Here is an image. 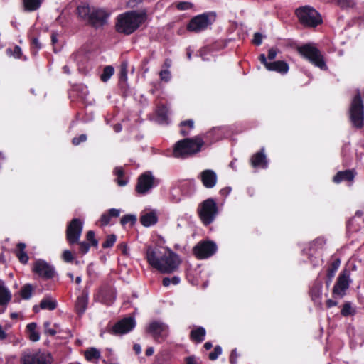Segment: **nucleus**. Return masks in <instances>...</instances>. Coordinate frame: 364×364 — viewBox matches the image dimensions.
Returning <instances> with one entry per match:
<instances>
[{
	"label": "nucleus",
	"mask_w": 364,
	"mask_h": 364,
	"mask_svg": "<svg viewBox=\"0 0 364 364\" xmlns=\"http://www.w3.org/2000/svg\"><path fill=\"white\" fill-rule=\"evenodd\" d=\"M146 257L149 265L164 274H171L179 267L181 260L177 254L169 249L161 250L148 247Z\"/></svg>",
	"instance_id": "nucleus-1"
},
{
	"label": "nucleus",
	"mask_w": 364,
	"mask_h": 364,
	"mask_svg": "<svg viewBox=\"0 0 364 364\" xmlns=\"http://www.w3.org/2000/svg\"><path fill=\"white\" fill-rule=\"evenodd\" d=\"M146 18V14L144 11H127L117 16L116 31L119 33L130 35L136 31Z\"/></svg>",
	"instance_id": "nucleus-2"
},
{
	"label": "nucleus",
	"mask_w": 364,
	"mask_h": 364,
	"mask_svg": "<svg viewBox=\"0 0 364 364\" xmlns=\"http://www.w3.org/2000/svg\"><path fill=\"white\" fill-rule=\"evenodd\" d=\"M212 132H207L203 136L198 135L192 138H186L178 141L173 149V156L176 158H187L200 151L204 145V139L208 138Z\"/></svg>",
	"instance_id": "nucleus-3"
},
{
	"label": "nucleus",
	"mask_w": 364,
	"mask_h": 364,
	"mask_svg": "<svg viewBox=\"0 0 364 364\" xmlns=\"http://www.w3.org/2000/svg\"><path fill=\"white\" fill-rule=\"evenodd\" d=\"M296 50L300 55L315 66L323 70H327L328 68L324 61L323 55L314 44L306 43L301 46H297Z\"/></svg>",
	"instance_id": "nucleus-4"
},
{
	"label": "nucleus",
	"mask_w": 364,
	"mask_h": 364,
	"mask_svg": "<svg viewBox=\"0 0 364 364\" xmlns=\"http://www.w3.org/2000/svg\"><path fill=\"white\" fill-rule=\"evenodd\" d=\"M299 22L306 27H316L322 23L319 13L310 6L298 8L296 11Z\"/></svg>",
	"instance_id": "nucleus-5"
},
{
	"label": "nucleus",
	"mask_w": 364,
	"mask_h": 364,
	"mask_svg": "<svg viewBox=\"0 0 364 364\" xmlns=\"http://www.w3.org/2000/svg\"><path fill=\"white\" fill-rule=\"evenodd\" d=\"M197 213L205 225H208L213 222L218 214V206L213 198H208L200 203L198 207Z\"/></svg>",
	"instance_id": "nucleus-6"
},
{
	"label": "nucleus",
	"mask_w": 364,
	"mask_h": 364,
	"mask_svg": "<svg viewBox=\"0 0 364 364\" xmlns=\"http://www.w3.org/2000/svg\"><path fill=\"white\" fill-rule=\"evenodd\" d=\"M349 114L353 125L361 128L364 121V104L359 91L351 100Z\"/></svg>",
	"instance_id": "nucleus-7"
},
{
	"label": "nucleus",
	"mask_w": 364,
	"mask_h": 364,
	"mask_svg": "<svg viewBox=\"0 0 364 364\" xmlns=\"http://www.w3.org/2000/svg\"><path fill=\"white\" fill-rule=\"evenodd\" d=\"M21 364H50L49 353L40 350L24 351L20 358Z\"/></svg>",
	"instance_id": "nucleus-8"
},
{
	"label": "nucleus",
	"mask_w": 364,
	"mask_h": 364,
	"mask_svg": "<svg viewBox=\"0 0 364 364\" xmlns=\"http://www.w3.org/2000/svg\"><path fill=\"white\" fill-rule=\"evenodd\" d=\"M146 331L157 343L164 342L169 335L168 326L161 321L150 322Z\"/></svg>",
	"instance_id": "nucleus-9"
},
{
	"label": "nucleus",
	"mask_w": 364,
	"mask_h": 364,
	"mask_svg": "<svg viewBox=\"0 0 364 364\" xmlns=\"http://www.w3.org/2000/svg\"><path fill=\"white\" fill-rule=\"evenodd\" d=\"M217 245L213 241H203L198 242L193 249V255L199 259L210 257L217 251Z\"/></svg>",
	"instance_id": "nucleus-10"
},
{
	"label": "nucleus",
	"mask_w": 364,
	"mask_h": 364,
	"mask_svg": "<svg viewBox=\"0 0 364 364\" xmlns=\"http://www.w3.org/2000/svg\"><path fill=\"white\" fill-rule=\"evenodd\" d=\"M82 231V223L80 219L74 218L68 224L66 229V240L69 245L78 242Z\"/></svg>",
	"instance_id": "nucleus-11"
},
{
	"label": "nucleus",
	"mask_w": 364,
	"mask_h": 364,
	"mask_svg": "<svg viewBox=\"0 0 364 364\" xmlns=\"http://www.w3.org/2000/svg\"><path fill=\"white\" fill-rule=\"evenodd\" d=\"M155 178L151 172L146 171L138 178L136 191L141 195L146 194L155 186Z\"/></svg>",
	"instance_id": "nucleus-12"
},
{
	"label": "nucleus",
	"mask_w": 364,
	"mask_h": 364,
	"mask_svg": "<svg viewBox=\"0 0 364 364\" xmlns=\"http://www.w3.org/2000/svg\"><path fill=\"white\" fill-rule=\"evenodd\" d=\"M33 272L44 279H52L55 274V268L43 259H38L34 262Z\"/></svg>",
	"instance_id": "nucleus-13"
},
{
	"label": "nucleus",
	"mask_w": 364,
	"mask_h": 364,
	"mask_svg": "<svg viewBox=\"0 0 364 364\" xmlns=\"http://www.w3.org/2000/svg\"><path fill=\"white\" fill-rule=\"evenodd\" d=\"M210 24L209 16L203 14L193 17L190 21L187 26V30L191 32L200 33L205 30Z\"/></svg>",
	"instance_id": "nucleus-14"
},
{
	"label": "nucleus",
	"mask_w": 364,
	"mask_h": 364,
	"mask_svg": "<svg viewBox=\"0 0 364 364\" xmlns=\"http://www.w3.org/2000/svg\"><path fill=\"white\" fill-rule=\"evenodd\" d=\"M350 282L348 272L345 271L341 273L333 288V295L339 298L343 297L346 290L349 288Z\"/></svg>",
	"instance_id": "nucleus-15"
},
{
	"label": "nucleus",
	"mask_w": 364,
	"mask_h": 364,
	"mask_svg": "<svg viewBox=\"0 0 364 364\" xmlns=\"http://www.w3.org/2000/svg\"><path fill=\"white\" fill-rule=\"evenodd\" d=\"M135 326L136 322L134 318H124L113 326L110 333L114 335L125 334L131 331Z\"/></svg>",
	"instance_id": "nucleus-16"
},
{
	"label": "nucleus",
	"mask_w": 364,
	"mask_h": 364,
	"mask_svg": "<svg viewBox=\"0 0 364 364\" xmlns=\"http://www.w3.org/2000/svg\"><path fill=\"white\" fill-rule=\"evenodd\" d=\"M109 14L105 11L92 9L87 22L93 27L99 28L106 23Z\"/></svg>",
	"instance_id": "nucleus-17"
},
{
	"label": "nucleus",
	"mask_w": 364,
	"mask_h": 364,
	"mask_svg": "<svg viewBox=\"0 0 364 364\" xmlns=\"http://www.w3.org/2000/svg\"><path fill=\"white\" fill-rule=\"evenodd\" d=\"M364 227V210H358L355 215L348 220L347 228L351 232H358Z\"/></svg>",
	"instance_id": "nucleus-18"
},
{
	"label": "nucleus",
	"mask_w": 364,
	"mask_h": 364,
	"mask_svg": "<svg viewBox=\"0 0 364 364\" xmlns=\"http://www.w3.org/2000/svg\"><path fill=\"white\" fill-rule=\"evenodd\" d=\"M198 178L200 179L203 185L207 188H213L218 181V176L216 173L211 169H206L203 171Z\"/></svg>",
	"instance_id": "nucleus-19"
},
{
	"label": "nucleus",
	"mask_w": 364,
	"mask_h": 364,
	"mask_svg": "<svg viewBox=\"0 0 364 364\" xmlns=\"http://www.w3.org/2000/svg\"><path fill=\"white\" fill-rule=\"evenodd\" d=\"M264 151V149L262 148L260 151L252 156L250 164L253 168H266L267 167L268 161Z\"/></svg>",
	"instance_id": "nucleus-20"
},
{
	"label": "nucleus",
	"mask_w": 364,
	"mask_h": 364,
	"mask_svg": "<svg viewBox=\"0 0 364 364\" xmlns=\"http://www.w3.org/2000/svg\"><path fill=\"white\" fill-rule=\"evenodd\" d=\"M88 292L84 290L80 295H79L75 301V310L79 315H82L87 309L88 304Z\"/></svg>",
	"instance_id": "nucleus-21"
},
{
	"label": "nucleus",
	"mask_w": 364,
	"mask_h": 364,
	"mask_svg": "<svg viewBox=\"0 0 364 364\" xmlns=\"http://www.w3.org/2000/svg\"><path fill=\"white\" fill-rule=\"evenodd\" d=\"M141 224L145 227H149L155 225L158 221L157 213L155 210L143 212L140 217Z\"/></svg>",
	"instance_id": "nucleus-22"
},
{
	"label": "nucleus",
	"mask_w": 364,
	"mask_h": 364,
	"mask_svg": "<svg viewBox=\"0 0 364 364\" xmlns=\"http://www.w3.org/2000/svg\"><path fill=\"white\" fill-rule=\"evenodd\" d=\"M120 214V210L116 208H111L107 212L104 213L99 220L100 226H106L109 224L112 218H118Z\"/></svg>",
	"instance_id": "nucleus-23"
},
{
	"label": "nucleus",
	"mask_w": 364,
	"mask_h": 364,
	"mask_svg": "<svg viewBox=\"0 0 364 364\" xmlns=\"http://www.w3.org/2000/svg\"><path fill=\"white\" fill-rule=\"evenodd\" d=\"M267 69L270 71H276L282 74H285L289 70L288 64L282 60L274 61L267 65Z\"/></svg>",
	"instance_id": "nucleus-24"
},
{
	"label": "nucleus",
	"mask_w": 364,
	"mask_h": 364,
	"mask_svg": "<svg viewBox=\"0 0 364 364\" xmlns=\"http://www.w3.org/2000/svg\"><path fill=\"white\" fill-rule=\"evenodd\" d=\"M355 177L354 171L352 170H346L343 171H339L333 177V181L336 183H339L342 181H352Z\"/></svg>",
	"instance_id": "nucleus-25"
},
{
	"label": "nucleus",
	"mask_w": 364,
	"mask_h": 364,
	"mask_svg": "<svg viewBox=\"0 0 364 364\" xmlns=\"http://www.w3.org/2000/svg\"><path fill=\"white\" fill-rule=\"evenodd\" d=\"M100 294L102 302L107 305H111L115 300V293L112 289L102 290Z\"/></svg>",
	"instance_id": "nucleus-26"
},
{
	"label": "nucleus",
	"mask_w": 364,
	"mask_h": 364,
	"mask_svg": "<svg viewBox=\"0 0 364 364\" xmlns=\"http://www.w3.org/2000/svg\"><path fill=\"white\" fill-rule=\"evenodd\" d=\"M206 331L203 327H198L191 332V339L196 343L204 341Z\"/></svg>",
	"instance_id": "nucleus-27"
},
{
	"label": "nucleus",
	"mask_w": 364,
	"mask_h": 364,
	"mask_svg": "<svg viewBox=\"0 0 364 364\" xmlns=\"http://www.w3.org/2000/svg\"><path fill=\"white\" fill-rule=\"evenodd\" d=\"M340 259H336L331 263V267L328 269L326 274L327 280L326 282L327 286L330 285L331 282H332V279L334 277L336 272L340 266Z\"/></svg>",
	"instance_id": "nucleus-28"
},
{
	"label": "nucleus",
	"mask_w": 364,
	"mask_h": 364,
	"mask_svg": "<svg viewBox=\"0 0 364 364\" xmlns=\"http://www.w3.org/2000/svg\"><path fill=\"white\" fill-rule=\"evenodd\" d=\"M92 9L88 5H80L77 8L78 16L84 20L88 21L89 17L92 14Z\"/></svg>",
	"instance_id": "nucleus-29"
},
{
	"label": "nucleus",
	"mask_w": 364,
	"mask_h": 364,
	"mask_svg": "<svg viewBox=\"0 0 364 364\" xmlns=\"http://www.w3.org/2000/svg\"><path fill=\"white\" fill-rule=\"evenodd\" d=\"M18 251L16 252V257L22 264H26L28 261V256L25 252L26 244L19 242L17 245Z\"/></svg>",
	"instance_id": "nucleus-30"
},
{
	"label": "nucleus",
	"mask_w": 364,
	"mask_h": 364,
	"mask_svg": "<svg viewBox=\"0 0 364 364\" xmlns=\"http://www.w3.org/2000/svg\"><path fill=\"white\" fill-rule=\"evenodd\" d=\"M24 10L33 11L38 9L41 5L42 0H22Z\"/></svg>",
	"instance_id": "nucleus-31"
},
{
	"label": "nucleus",
	"mask_w": 364,
	"mask_h": 364,
	"mask_svg": "<svg viewBox=\"0 0 364 364\" xmlns=\"http://www.w3.org/2000/svg\"><path fill=\"white\" fill-rule=\"evenodd\" d=\"M35 287L31 284H24L20 291L19 294L23 299L28 300L31 298Z\"/></svg>",
	"instance_id": "nucleus-32"
},
{
	"label": "nucleus",
	"mask_w": 364,
	"mask_h": 364,
	"mask_svg": "<svg viewBox=\"0 0 364 364\" xmlns=\"http://www.w3.org/2000/svg\"><path fill=\"white\" fill-rule=\"evenodd\" d=\"M11 299V292L4 286L0 285V305H6Z\"/></svg>",
	"instance_id": "nucleus-33"
},
{
	"label": "nucleus",
	"mask_w": 364,
	"mask_h": 364,
	"mask_svg": "<svg viewBox=\"0 0 364 364\" xmlns=\"http://www.w3.org/2000/svg\"><path fill=\"white\" fill-rule=\"evenodd\" d=\"M40 307L42 309L54 310L57 307V302L51 298H44L40 303Z\"/></svg>",
	"instance_id": "nucleus-34"
},
{
	"label": "nucleus",
	"mask_w": 364,
	"mask_h": 364,
	"mask_svg": "<svg viewBox=\"0 0 364 364\" xmlns=\"http://www.w3.org/2000/svg\"><path fill=\"white\" fill-rule=\"evenodd\" d=\"M37 325L36 323H30L27 325L26 328L29 333V338L32 341H38L40 339V335L36 331Z\"/></svg>",
	"instance_id": "nucleus-35"
},
{
	"label": "nucleus",
	"mask_w": 364,
	"mask_h": 364,
	"mask_svg": "<svg viewBox=\"0 0 364 364\" xmlns=\"http://www.w3.org/2000/svg\"><path fill=\"white\" fill-rule=\"evenodd\" d=\"M100 352L95 348H90L85 352V357L88 361L97 360L100 358Z\"/></svg>",
	"instance_id": "nucleus-36"
},
{
	"label": "nucleus",
	"mask_w": 364,
	"mask_h": 364,
	"mask_svg": "<svg viewBox=\"0 0 364 364\" xmlns=\"http://www.w3.org/2000/svg\"><path fill=\"white\" fill-rule=\"evenodd\" d=\"M333 3L343 10H347L355 6L353 0H333Z\"/></svg>",
	"instance_id": "nucleus-37"
},
{
	"label": "nucleus",
	"mask_w": 364,
	"mask_h": 364,
	"mask_svg": "<svg viewBox=\"0 0 364 364\" xmlns=\"http://www.w3.org/2000/svg\"><path fill=\"white\" fill-rule=\"evenodd\" d=\"M114 173L117 176V183L119 186H124L127 184V180L124 178V170L122 167H116Z\"/></svg>",
	"instance_id": "nucleus-38"
},
{
	"label": "nucleus",
	"mask_w": 364,
	"mask_h": 364,
	"mask_svg": "<svg viewBox=\"0 0 364 364\" xmlns=\"http://www.w3.org/2000/svg\"><path fill=\"white\" fill-rule=\"evenodd\" d=\"M156 113L161 122H166L168 119V108L166 106L162 105L158 107Z\"/></svg>",
	"instance_id": "nucleus-39"
},
{
	"label": "nucleus",
	"mask_w": 364,
	"mask_h": 364,
	"mask_svg": "<svg viewBox=\"0 0 364 364\" xmlns=\"http://www.w3.org/2000/svg\"><path fill=\"white\" fill-rule=\"evenodd\" d=\"M114 68L111 65L106 66L102 73L101 74L100 79L103 82H107L114 74Z\"/></svg>",
	"instance_id": "nucleus-40"
},
{
	"label": "nucleus",
	"mask_w": 364,
	"mask_h": 364,
	"mask_svg": "<svg viewBox=\"0 0 364 364\" xmlns=\"http://www.w3.org/2000/svg\"><path fill=\"white\" fill-rule=\"evenodd\" d=\"M341 313L343 316H348L350 315H353L355 313V311L352 308L350 302H346L343 306Z\"/></svg>",
	"instance_id": "nucleus-41"
},
{
	"label": "nucleus",
	"mask_w": 364,
	"mask_h": 364,
	"mask_svg": "<svg viewBox=\"0 0 364 364\" xmlns=\"http://www.w3.org/2000/svg\"><path fill=\"white\" fill-rule=\"evenodd\" d=\"M325 244V240L321 237H318L311 243H309V250H316L318 248L322 247Z\"/></svg>",
	"instance_id": "nucleus-42"
},
{
	"label": "nucleus",
	"mask_w": 364,
	"mask_h": 364,
	"mask_svg": "<svg viewBox=\"0 0 364 364\" xmlns=\"http://www.w3.org/2000/svg\"><path fill=\"white\" fill-rule=\"evenodd\" d=\"M136 221V217L134 215H126L121 219V224L124 225L127 223H130L132 225H134Z\"/></svg>",
	"instance_id": "nucleus-43"
},
{
	"label": "nucleus",
	"mask_w": 364,
	"mask_h": 364,
	"mask_svg": "<svg viewBox=\"0 0 364 364\" xmlns=\"http://www.w3.org/2000/svg\"><path fill=\"white\" fill-rule=\"evenodd\" d=\"M116 236L114 235H109L107 237L105 241L102 243L103 248H109L114 245L116 242Z\"/></svg>",
	"instance_id": "nucleus-44"
},
{
	"label": "nucleus",
	"mask_w": 364,
	"mask_h": 364,
	"mask_svg": "<svg viewBox=\"0 0 364 364\" xmlns=\"http://www.w3.org/2000/svg\"><path fill=\"white\" fill-rule=\"evenodd\" d=\"M222 353V348L220 346H216L213 352L209 354V359L211 360H216Z\"/></svg>",
	"instance_id": "nucleus-45"
},
{
	"label": "nucleus",
	"mask_w": 364,
	"mask_h": 364,
	"mask_svg": "<svg viewBox=\"0 0 364 364\" xmlns=\"http://www.w3.org/2000/svg\"><path fill=\"white\" fill-rule=\"evenodd\" d=\"M193 7V4L188 1H181L176 4V8L180 11H185Z\"/></svg>",
	"instance_id": "nucleus-46"
},
{
	"label": "nucleus",
	"mask_w": 364,
	"mask_h": 364,
	"mask_svg": "<svg viewBox=\"0 0 364 364\" xmlns=\"http://www.w3.org/2000/svg\"><path fill=\"white\" fill-rule=\"evenodd\" d=\"M50 322L46 321L43 323L44 332L46 334H49L50 336H55L57 333V331L54 328H50Z\"/></svg>",
	"instance_id": "nucleus-47"
},
{
	"label": "nucleus",
	"mask_w": 364,
	"mask_h": 364,
	"mask_svg": "<svg viewBox=\"0 0 364 364\" xmlns=\"http://www.w3.org/2000/svg\"><path fill=\"white\" fill-rule=\"evenodd\" d=\"M62 259L65 262H72L74 259V257H73L71 251L65 250L63 251V252L62 254Z\"/></svg>",
	"instance_id": "nucleus-48"
},
{
	"label": "nucleus",
	"mask_w": 364,
	"mask_h": 364,
	"mask_svg": "<svg viewBox=\"0 0 364 364\" xmlns=\"http://www.w3.org/2000/svg\"><path fill=\"white\" fill-rule=\"evenodd\" d=\"M86 238L89 242H90L92 245H93L94 247L97 246L98 242L95 238V232L92 230H90L87 232V233L86 235Z\"/></svg>",
	"instance_id": "nucleus-49"
},
{
	"label": "nucleus",
	"mask_w": 364,
	"mask_h": 364,
	"mask_svg": "<svg viewBox=\"0 0 364 364\" xmlns=\"http://www.w3.org/2000/svg\"><path fill=\"white\" fill-rule=\"evenodd\" d=\"M159 75L161 80L166 82L169 81L171 79V73L168 69L161 70Z\"/></svg>",
	"instance_id": "nucleus-50"
},
{
	"label": "nucleus",
	"mask_w": 364,
	"mask_h": 364,
	"mask_svg": "<svg viewBox=\"0 0 364 364\" xmlns=\"http://www.w3.org/2000/svg\"><path fill=\"white\" fill-rule=\"evenodd\" d=\"M87 140L86 134H80L78 137H74L72 139V143L75 146L79 145L81 142H85Z\"/></svg>",
	"instance_id": "nucleus-51"
},
{
	"label": "nucleus",
	"mask_w": 364,
	"mask_h": 364,
	"mask_svg": "<svg viewBox=\"0 0 364 364\" xmlns=\"http://www.w3.org/2000/svg\"><path fill=\"white\" fill-rule=\"evenodd\" d=\"M79 244V251L82 255L86 254L90 249V245L86 242H77Z\"/></svg>",
	"instance_id": "nucleus-52"
},
{
	"label": "nucleus",
	"mask_w": 364,
	"mask_h": 364,
	"mask_svg": "<svg viewBox=\"0 0 364 364\" xmlns=\"http://www.w3.org/2000/svg\"><path fill=\"white\" fill-rule=\"evenodd\" d=\"M263 36L260 33H255L253 36L252 43L255 46H260L262 43Z\"/></svg>",
	"instance_id": "nucleus-53"
},
{
	"label": "nucleus",
	"mask_w": 364,
	"mask_h": 364,
	"mask_svg": "<svg viewBox=\"0 0 364 364\" xmlns=\"http://www.w3.org/2000/svg\"><path fill=\"white\" fill-rule=\"evenodd\" d=\"M185 364H200L198 358L194 355L185 358Z\"/></svg>",
	"instance_id": "nucleus-54"
},
{
	"label": "nucleus",
	"mask_w": 364,
	"mask_h": 364,
	"mask_svg": "<svg viewBox=\"0 0 364 364\" xmlns=\"http://www.w3.org/2000/svg\"><path fill=\"white\" fill-rule=\"evenodd\" d=\"M237 350L234 349L232 350L230 355V364H237Z\"/></svg>",
	"instance_id": "nucleus-55"
},
{
	"label": "nucleus",
	"mask_w": 364,
	"mask_h": 364,
	"mask_svg": "<svg viewBox=\"0 0 364 364\" xmlns=\"http://www.w3.org/2000/svg\"><path fill=\"white\" fill-rule=\"evenodd\" d=\"M127 77V65H122L120 70V80H126Z\"/></svg>",
	"instance_id": "nucleus-56"
},
{
	"label": "nucleus",
	"mask_w": 364,
	"mask_h": 364,
	"mask_svg": "<svg viewBox=\"0 0 364 364\" xmlns=\"http://www.w3.org/2000/svg\"><path fill=\"white\" fill-rule=\"evenodd\" d=\"M22 55L21 49L19 46H16L13 50V55L16 58H20Z\"/></svg>",
	"instance_id": "nucleus-57"
},
{
	"label": "nucleus",
	"mask_w": 364,
	"mask_h": 364,
	"mask_svg": "<svg viewBox=\"0 0 364 364\" xmlns=\"http://www.w3.org/2000/svg\"><path fill=\"white\" fill-rule=\"evenodd\" d=\"M277 54V49H275L274 48H270L268 52L269 60H274L276 58Z\"/></svg>",
	"instance_id": "nucleus-58"
},
{
	"label": "nucleus",
	"mask_w": 364,
	"mask_h": 364,
	"mask_svg": "<svg viewBox=\"0 0 364 364\" xmlns=\"http://www.w3.org/2000/svg\"><path fill=\"white\" fill-rule=\"evenodd\" d=\"M180 125L181 127L188 126L190 129H193L194 127V122L192 119H188L181 122Z\"/></svg>",
	"instance_id": "nucleus-59"
},
{
	"label": "nucleus",
	"mask_w": 364,
	"mask_h": 364,
	"mask_svg": "<svg viewBox=\"0 0 364 364\" xmlns=\"http://www.w3.org/2000/svg\"><path fill=\"white\" fill-rule=\"evenodd\" d=\"M31 46L33 48H36V51L41 48V44L38 41L37 38H33L31 40Z\"/></svg>",
	"instance_id": "nucleus-60"
},
{
	"label": "nucleus",
	"mask_w": 364,
	"mask_h": 364,
	"mask_svg": "<svg viewBox=\"0 0 364 364\" xmlns=\"http://www.w3.org/2000/svg\"><path fill=\"white\" fill-rule=\"evenodd\" d=\"M119 250L122 251V253L124 255H128V250H129V248L127 245V244L125 243H121L119 245Z\"/></svg>",
	"instance_id": "nucleus-61"
},
{
	"label": "nucleus",
	"mask_w": 364,
	"mask_h": 364,
	"mask_svg": "<svg viewBox=\"0 0 364 364\" xmlns=\"http://www.w3.org/2000/svg\"><path fill=\"white\" fill-rule=\"evenodd\" d=\"M259 61L265 66L267 68V65L269 64V62L267 60V58L264 54H261L259 57Z\"/></svg>",
	"instance_id": "nucleus-62"
},
{
	"label": "nucleus",
	"mask_w": 364,
	"mask_h": 364,
	"mask_svg": "<svg viewBox=\"0 0 364 364\" xmlns=\"http://www.w3.org/2000/svg\"><path fill=\"white\" fill-rule=\"evenodd\" d=\"M231 191V188L230 187H225L224 188H222L220 191V193L222 196H227Z\"/></svg>",
	"instance_id": "nucleus-63"
},
{
	"label": "nucleus",
	"mask_w": 364,
	"mask_h": 364,
	"mask_svg": "<svg viewBox=\"0 0 364 364\" xmlns=\"http://www.w3.org/2000/svg\"><path fill=\"white\" fill-rule=\"evenodd\" d=\"M338 304V302L334 301V300H332V299H328L326 301V306L328 308H331L333 306H335Z\"/></svg>",
	"instance_id": "nucleus-64"
}]
</instances>
